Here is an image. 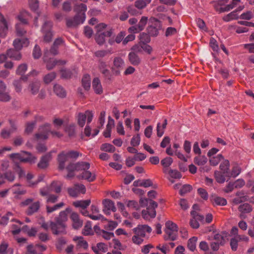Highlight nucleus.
Listing matches in <instances>:
<instances>
[{"label": "nucleus", "instance_id": "nucleus-50", "mask_svg": "<svg viewBox=\"0 0 254 254\" xmlns=\"http://www.w3.org/2000/svg\"><path fill=\"white\" fill-rule=\"evenodd\" d=\"M74 241L77 242V246L84 249H87L88 247V243L85 241L82 237H75L73 239Z\"/></svg>", "mask_w": 254, "mask_h": 254}, {"label": "nucleus", "instance_id": "nucleus-38", "mask_svg": "<svg viewBox=\"0 0 254 254\" xmlns=\"http://www.w3.org/2000/svg\"><path fill=\"white\" fill-rule=\"evenodd\" d=\"M90 199L78 200L73 202V205L76 207H80L81 209L86 208L90 204Z\"/></svg>", "mask_w": 254, "mask_h": 254}, {"label": "nucleus", "instance_id": "nucleus-12", "mask_svg": "<svg viewBox=\"0 0 254 254\" xmlns=\"http://www.w3.org/2000/svg\"><path fill=\"white\" fill-rule=\"evenodd\" d=\"M93 118V113L89 110L86 111L84 113H80L77 116V123L79 126L83 127L85 124L86 120H87V123L91 122Z\"/></svg>", "mask_w": 254, "mask_h": 254}, {"label": "nucleus", "instance_id": "nucleus-10", "mask_svg": "<svg viewBox=\"0 0 254 254\" xmlns=\"http://www.w3.org/2000/svg\"><path fill=\"white\" fill-rule=\"evenodd\" d=\"M165 239L174 241L176 240L177 236L178 227L176 224L169 221L165 224Z\"/></svg>", "mask_w": 254, "mask_h": 254}, {"label": "nucleus", "instance_id": "nucleus-39", "mask_svg": "<svg viewBox=\"0 0 254 254\" xmlns=\"http://www.w3.org/2000/svg\"><path fill=\"white\" fill-rule=\"evenodd\" d=\"M0 254H13V250L8 248V244L2 242L0 245Z\"/></svg>", "mask_w": 254, "mask_h": 254}, {"label": "nucleus", "instance_id": "nucleus-43", "mask_svg": "<svg viewBox=\"0 0 254 254\" xmlns=\"http://www.w3.org/2000/svg\"><path fill=\"white\" fill-rule=\"evenodd\" d=\"M54 91L58 96L61 98L64 97L66 95V93L64 90L59 85H55L54 87Z\"/></svg>", "mask_w": 254, "mask_h": 254}, {"label": "nucleus", "instance_id": "nucleus-9", "mask_svg": "<svg viewBox=\"0 0 254 254\" xmlns=\"http://www.w3.org/2000/svg\"><path fill=\"white\" fill-rule=\"evenodd\" d=\"M15 171L17 173L19 178H22L24 177H25L27 185L29 187H33L35 186L43 179V177L40 176L37 180L32 181V179L33 178L34 175L31 173H28L25 175L24 171L18 165L17 166Z\"/></svg>", "mask_w": 254, "mask_h": 254}, {"label": "nucleus", "instance_id": "nucleus-30", "mask_svg": "<svg viewBox=\"0 0 254 254\" xmlns=\"http://www.w3.org/2000/svg\"><path fill=\"white\" fill-rule=\"evenodd\" d=\"M43 120V118L42 116H37L35 118V121L34 122L31 123H27L26 126L25 132L27 133H31L36 123L39 122H42Z\"/></svg>", "mask_w": 254, "mask_h": 254}, {"label": "nucleus", "instance_id": "nucleus-49", "mask_svg": "<svg viewBox=\"0 0 254 254\" xmlns=\"http://www.w3.org/2000/svg\"><path fill=\"white\" fill-rule=\"evenodd\" d=\"M197 241V238L196 237H192L190 238L188 243V247L190 250L193 252L196 249V243Z\"/></svg>", "mask_w": 254, "mask_h": 254}, {"label": "nucleus", "instance_id": "nucleus-57", "mask_svg": "<svg viewBox=\"0 0 254 254\" xmlns=\"http://www.w3.org/2000/svg\"><path fill=\"white\" fill-rule=\"evenodd\" d=\"M126 204L127 206L130 209L138 210L139 208V205L134 200L126 201Z\"/></svg>", "mask_w": 254, "mask_h": 254}, {"label": "nucleus", "instance_id": "nucleus-8", "mask_svg": "<svg viewBox=\"0 0 254 254\" xmlns=\"http://www.w3.org/2000/svg\"><path fill=\"white\" fill-rule=\"evenodd\" d=\"M9 157L14 161H19L22 162L34 163L37 158L28 152L23 151L21 153H12L9 155Z\"/></svg>", "mask_w": 254, "mask_h": 254}, {"label": "nucleus", "instance_id": "nucleus-19", "mask_svg": "<svg viewBox=\"0 0 254 254\" xmlns=\"http://www.w3.org/2000/svg\"><path fill=\"white\" fill-rule=\"evenodd\" d=\"M151 231V228L146 225H138L137 227L133 229V231L135 234L138 235L143 238L145 236L146 233H150Z\"/></svg>", "mask_w": 254, "mask_h": 254}, {"label": "nucleus", "instance_id": "nucleus-45", "mask_svg": "<svg viewBox=\"0 0 254 254\" xmlns=\"http://www.w3.org/2000/svg\"><path fill=\"white\" fill-rule=\"evenodd\" d=\"M133 185L135 186H143L147 188L152 185V182L151 180L147 179L142 181H137L133 183Z\"/></svg>", "mask_w": 254, "mask_h": 254}, {"label": "nucleus", "instance_id": "nucleus-24", "mask_svg": "<svg viewBox=\"0 0 254 254\" xmlns=\"http://www.w3.org/2000/svg\"><path fill=\"white\" fill-rule=\"evenodd\" d=\"M69 159L67 157L65 151L59 154L58 161L59 163L58 168L60 170H63L65 168V163L68 162Z\"/></svg>", "mask_w": 254, "mask_h": 254}, {"label": "nucleus", "instance_id": "nucleus-54", "mask_svg": "<svg viewBox=\"0 0 254 254\" xmlns=\"http://www.w3.org/2000/svg\"><path fill=\"white\" fill-rule=\"evenodd\" d=\"M75 126L74 125H69L65 128V131L68 134L70 137H72L75 134Z\"/></svg>", "mask_w": 254, "mask_h": 254}, {"label": "nucleus", "instance_id": "nucleus-59", "mask_svg": "<svg viewBox=\"0 0 254 254\" xmlns=\"http://www.w3.org/2000/svg\"><path fill=\"white\" fill-rule=\"evenodd\" d=\"M64 203L63 202H60L57 204L55 205L54 206L50 207L48 205L46 206V210L47 213H51L56 210H58L61 208H62L63 206H64Z\"/></svg>", "mask_w": 254, "mask_h": 254}, {"label": "nucleus", "instance_id": "nucleus-47", "mask_svg": "<svg viewBox=\"0 0 254 254\" xmlns=\"http://www.w3.org/2000/svg\"><path fill=\"white\" fill-rule=\"evenodd\" d=\"M253 210L252 206L249 203H244L239 206V210L243 213L251 212Z\"/></svg>", "mask_w": 254, "mask_h": 254}, {"label": "nucleus", "instance_id": "nucleus-33", "mask_svg": "<svg viewBox=\"0 0 254 254\" xmlns=\"http://www.w3.org/2000/svg\"><path fill=\"white\" fill-rule=\"evenodd\" d=\"M114 125V121L109 117L108 124L106 126V128L103 132V135L105 137H109L111 136V132L112 127Z\"/></svg>", "mask_w": 254, "mask_h": 254}, {"label": "nucleus", "instance_id": "nucleus-35", "mask_svg": "<svg viewBox=\"0 0 254 254\" xmlns=\"http://www.w3.org/2000/svg\"><path fill=\"white\" fill-rule=\"evenodd\" d=\"M128 59L133 65H138L140 63V60L139 57L134 52H130L128 54Z\"/></svg>", "mask_w": 254, "mask_h": 254}, {"label": "nucleus", "instance_id": "nucleus-4", "mask_svg": "<svg viewBox=\"0 0 254 254\" xmlns=\"http://www.w3.org/2000/svg\"><path fill=\"white\" fill-rule=\"evenodd\" d=\"M142 207L147 206L146 210L142 211V217L146 220H149L156 216L155 208L157 207V203L152 200H148L147 198H141L139 201Z\"/></svg>", "mask_w": 254, "mask_h": 254}, {"label": "nucleus", "instance_id": "nucleus-26", "mask_svg": "<svg viewBox=\"0 0 254 254\" xmlns=\"http://www.w3.org/2000/svg\"><path fill=\"white\" fill-rule=\"evenodd\" d=\"M29 43V42L27 39H16L13 42V46L17 51H19L23 47L28 46Z\"/></svg>", "mask_w": 254, "mask_h": 254}, {"label": "nucleus", "instance_id": "nucleus-41", "mask_svg": "<svg viewBox=\"0 0 254 254\" xmlns=\"http://www.w3.org/2000/svg\"><path fill=\"white\" fill-rule=\"evenodd\" d=\"M82 85L85 90H88L91 86V79L89 74H85L82 78Z\"/></svg>", "mask_w": 254, "mask_h": 254}, {"label": "nucleus", "instance_id": "nucleus-61", "mask_svg": "<svg viewBox=\"0 0 254 254\" xmlns=\"http://www.w3.org/2000/svg\"><path fill=\"white\" fill-rule=\"evenodd\" d=\"M140 44L148 43L150 41L149 36L145 33H142L139 35Z\"/></svg>", "mask_w": 254, "mask_h": 254}, {"label": "nucleus", "instance_id": "nucleus-1", "mask_svg": "<svg viewBox=\"0 0 254 254\" xmlns=\"http://www.w3.org/2000/svg\"><path fill=\"white\" fill-rule=\"evenodd\" d=\"M90 167L89 163L81 162L76 164L70 163L67 167L68 171L67 178L77 176L79 179L87 180L88 182H93L96 179L95 174L88 170Z\"/></svg>", "mask_w": 254, "mask_h": 254}, {"label": "nucleus", "instance_id": "nucleus-36", "mask_svg": "<svg viewBox=\"0 0 254 254\" xmlns=\"http://www.w3.org/2000/svg\"><path fill=\"white\" fill-rule=\"evenodd\" d=\"M40 207V203L37 201L34 202L30 204L27 210V213L28 215H31L33 213L37 212Z\"/></svg>", "mask_w": 254, "mask_h": 254}, {"label": "nucleus", "instance_id": "nucleus-13", "mask_svg": "<svg viewBox=\"0 0 254 254\" xmlns=\"http://www.w3.org/2000/svg\"><path fill=\"white\" fill-rule=\"evenodd\" d=\"M125 66V62L123 59L116 57L113 60V65L111 67L114 74L119 75Z\"/></svg>", "mask_w": 254, "mask_h": 254}, {"label": "nucleus", "instance_id": "nucleus-16", "mask_svg": "<svg viewBox=\"0 0 254 254\" xmlns=\"http://www.w3.org/2000/svg\"><path fill=\"white\" fill-rule=\"evenodd\" d=\"M96 32L111 36L112 34L111 28L104 23H100L95 26Z\"/></svg>", "mask_w": 254, "mask_h": 254}, {"label": "nucleus", "instance_id": "nucleus-28", "mask_svg": "<svg viewBox=\"0 0 254 254\" xmlns=\"http://www.w3.org/2000/svg\"><path fill=\"white\" fill-rule=\"evenodd\" d=\"M92 87L96 93L100 94L103 92L102 86L98 78H94L92 82Z\"/></svg>", "mask_w": 254, "mask_h": 254}, {"label": "nucleus", "instance_id": "nucleus-21", "mask_svg": "<svg viewBox=\"0 0 254 254\" xmlns=\"http://www.w3.org/2000/svg\"><path fill=\"white\" fill-rule=\"evenodd\" d=\"M91 211L92 214L89 216V218L93 220H101L102 221L107 220L102 214H100L99 209L98 206L92 205L91 206Z\"/></svg>", "mask_w": 254, "mask_h": 254}, {"label": "nucleus", "instance_id": "nucleus-20", "mask_svg": "<svg viewBox=\"0 0 254 254\" xmlns=\"http://www.w3.org/2000/svg\"><path fill=\"white\" fill-rule=\"evenodd\" d=\"M49 53H46L44 55V61L47 63V68L49 70H50L53 68L57 65H63L65 64V62L64 61L59 60L57 61L53 59L50 58L49 61H47V57Z\"/></svg>", "mask_w": 254, "mask_h": 254}, {"label": "nucleus", "instance_id": "nucleus-11", "mask_svg": "<svg viewBox=\"0 0 254 254\" xmlns=\"http://www.w3.org/2000/svg\"><path fill=\"white\" fill-rule=\"evenodd\" d=\"M29 17L30 15L26 11L21 12L18 15V19L20 21L21 23L16 25V30L18 35L22 36L26 33V31L23 28V24L27 23V20Z\"/></svg>", "mask_w": 254, "mask_h": 254}, {"label": "nucleus", "instance_id": "nucleus-22", "mask_svg": "<svg viewBox=\"0 0 254 254\" xmlns=\"http://www.w3.org/2000/svg\"><path fill=\"white\" fill-rule=\"evenodd\" d=\"M191 215L192 218L190 221V225L193 228L197 229L199 226V221H203L204 217L198 214H196L194 211H191Z\"/></svg>", "mask_w": 254, "mask_h": 254}, {"label": "nucleus", "instance_id": "nucleus-52", "mask_svg": "<svg viewBox=\"0 0 254 254\" xmlns=\"http://www.w3.org/2000/svg\"><path fill=\"white\" fill-rule=\"evenodd\" d=\"M223 159V156L221 154H219L212 157H210L209 158V162L211 165L215 166L217 165Z\"/></svg>", "mask_w": 254, "mask_h": 254}, {"label": "nucleus", "instance_id": "nucleus-17", "mask_svg": "<svg viewBox=\"0 0 254 254\" xmlns=\"http://www.w3.org/2000/svg\"><path fill=\"white\" fill-rule=\"evenodd\" d=\"M68 192L70 196L76 197L80 193L84 194L86 188L83 185H75L73 188L68 189Z\"/></svg>", "mask_w": 254, "mask_h": 254}, {"label": "nucleus", "instance_id": "nucleus-14", "mask_svg": "<svg viewBox=\"0 0 254 254\" xmlns=\"http://www.w3.org/2000/svg\"><path fill=\"white\" fill-rule=\"evenodd\" d=\"M148 21V18L146 16H142L139 21L138 23L134 26L129 27L128 29V32L131 33H137L142 31Z\"/></svg>", "mask_w": 254, "mask_h": 254}, {"label": "nucleus", "instance_id": "nucleus-23", "mask_svg": "<svg viewBox=\"0 0 254 254\" xmlns=\"http://www.w3.org/2000/svg\"><path fill=\"white\" fill-rule=\"evenodd\" d=\"M72 221V226L74 229H78L81 228L83 224V221L80 219L78 214L75 212H72L70 216Z\"/></svg>", "mask_w": 254, "mask_h": 254}, {"label": "nucleus", "instance_id": "nucleus-58", "mask_svg": "<svg viewBox=\"0 0 254 254\" xmlns=\"http://www.w3.org/2000/svg\"><path fill=\"white\" fill-rule=\"evenodd\" d=\"M104 34L101 33H97L96 32L95 40L96 42L100 45H103L105 41V38L109 37Z\"/></svg>", "mask_w": 254, "mask_h": 254}, {"label": "nucleus", "instance_id": "nucleus-42", "mask_svg": "<svg viewBox=\"0 0 254 254\" xmlns=\"http://www.w3.org/2000/svg\"><path fill=\"white\" fill-rule=\"evenodd\" d=\"M10 124L11 126V128L9 130L4 129L1 132V135L4 138H7L9 137L11 133H12L16 129V127L13 123H12L11 121H10Z\"/></svg>", "mask_w": 254, "mask_h": 254}, {"label": "nucleus", "instance_id": "nucleus-18", "mask_svg": "<svg viewBox=\"0 0 254 254\" xmlns=\"http://www.w3.org/2000/svg\"><path fill=\"white\" fill-rule=\"evenodd\" d=\"M103 211L106 215H110L111 211L115 212L116 211L114 203L110 199H104L103 201Z\"/></svg>", "mask_w": 254, "mask_h": 254}, {"label": "nucleus", "instance_id": "nucleus-31", "mask_svg": "<svg viewBox=\"0 0 254 254\" xmlns=\"http://www.w3.org/2000/svg\"><path fill=\"white\" fill-rule=\"evenodd\" d=\"M211 201L214 205L224 206L227 204V200L224 198L218 196H213L211 198Z\"/></svg>", "mask_w": 254, "mask_h": 254}, {"label": "nucleus", "instance_id": "nucleus-64", "mask_svg": "<svg viewBox=\"0 0 254 254\" xmlns=\"http://www.w3.org/2000/svg\"><path fill=\"white\" fill-rule=\"evenodd\" d=\"M196 23L197 24V26L202 31H206L207 30V28L206 27V26L205 25V23L204 21L200 19V18H197L196 19Z\"/></svg>", "mask_w": 254, "mask_h": 254}, {"label": "nucleus", "instance_id": "nucleus-40", "mask_svg": "<svg viewBox=\"0 0 254 254\" xmlns=\"http://www.w3.org/2000/svg\"><path fill=\"white\" fill-rule=\"evenodd\" d=\"M6 55L10 58L13 59L15 60H19L21 58V56L19 52L13 49H9L7 51Z\"/></svg>", "mask_w": 254, "mask_h": 254}, {"label": "nucleus", "instance_id": "nucleus-34", "mask_svg": "<svg viewBox=\"0 0 254 254\" xmlns=\"http://www.w3.org/2000/svg\"><path fill=\"white\" fill-rule=\"evenodd\" d=\"M230 163L228 160H224L220 165V169L225 174V176L230 177V172L229 171Z\"/></svg>", "mask_w": 254, "mask_h": 254}, {"label": "nucleus", "instance_id": "nucleus-53", "mask_svg": "<svg viewBox=\"0 0 254 254\" xmlns=\"http://www.w3.org/2000/svg\"><path fill=\"white\" fill-rule=\"evenodd\" d=\"M100 149L106 152H114L115 150V147L111 144L104 143L101 145Z\"/></svg>", "mask_w": 254, "mask_h": 254}, {"label": "nucleus", "instance_id": "nucleus-55", "mask_svg": "<svg viewBox=\"0 0 254 254\" xmlns=\"http://www.w3.org/2000/svg\"><path fill=\"white\" fill-rule=\"evenodd\" d=\"M241 172V169L240 167L238 165L235 164L233 167L231 172H230V177L235 178L240 174Z\"/></svg>", "mask_w": 254, "mask_h": 254}, {"label": "nucleus", "instance_id": "nucleus-62", "mask_svg": "<svg viewBox=\"0 0 254 254\" xmlns=\"http://www.w3.org/2000/svg\"><path fill=\"white\" fill-rule=\"evenodd\" d=\"M108 221V223L106 225H105L104 228L105 229L112 231L115 229L118 226L117 222L113 221Z\"/></svg>", "mask_w": 254, "mask_h": 254}, {"label": "nucleus", "instance_id": "nucleus-48", "mask_svg": "<svg viewBox=\"0 0 254 254\" xmlns=\"http://www.w3.org/2000/svg\"><path fill=\"white\" fill-rule=\"evenodd\" d=\"M82 233L84 235H90L93 234L92 229V224L90 221H87L82 230Z\"/></svg>", "mask_w": 254, "mask_h": 254}, {"label": "nucleus", "instance_id": "nucleus-56", "mask_svg": "<svg viewBox=\"0 0 254 254\" xmlns=\"http://www.w3.org/2000/svg\"><path fill=\"white\" fill-rule=\"evenodd\" d=\"M99 69L102 74L105 76H108L109 70L107 68V64L105 62H100L99 64Z\"/></svg>", "mask_w": 254, "mask_h": 254}, {"label": "nucleus", "instance_id": "nucleus-51", "mask_svg": "<svg viewBox=\"0 0 254 254\" xmlns=\"http://www.w3.org/2000/svg\"><path fill=\"white\" fill-rule=\"evenodd\" d=\"M194 163L198 166L204 165L207 161V158L204 156L198 155L194 158Z\"/></svg>", "mask_w": 254, "mask_h": 254}, {"label": "nucleus", "instance_id": "nucleus-15", "mask_svg": "<svg viewBox=\"0 0 254 254\" xmlns=\"http://www.w3.org/2000/svg\"><path fill=\"white\" fill-rule=\"evenodd\" d=\"M52 23L50 21L45 22L42 27V31L44 35V40L46 42H49L51 41L53 34L51 31L52 27Z\"/></svg>", "mask_w": 254, "mask_h": 254}, {"label": "nucleus", "instance_id": "nucleus-29", "mask_svg": "<svg viewBox=\"0 0 254 254\" xmlns=\"http://www.w3.org/2000/svg\"><path fill=\"white\" fill-rule=\"evenodd\" d=\"M64 45V41L61 38H59L56 39L54 43V45L53 47L50 50V53L54 55H56L58 54V49L59 46Z\"/></svg>", "mask_w": 254, "mask_h": 254}, {"label": "nucleus", "instance_id": "nucleus-6", "mask_svg": "<svg viewBox=\"0 0 254 254\" xmlns=\"http://www.w3.org/2000/svg\"><path fill=\"white\" fill-rule=\"evenodd\" d=\"M54 137L61 138L63 136L62 132L59 131H51V126L49 124H46L41 126L39 128V132L35 134L37 140H44L48 138L49 133Z\"/></svg>", "mask_w": 254, "mask_h": 254}, {"label": "nucleus", "instance_id": "nucleus-63", "mask_svg": "<svg viewBox=\"0 0 254 254\" xmlns=\"http://www.w3.org/2000/svg\"><path fill=\"white\" fill-rule=\"evenodd\" d=\"M156 249L160 250L164 254H167L170 252L169 245L167 244H159L157 246Z\"/></svg>", "mask_w": 254, "mask_h": 254}, {"label": "nucleus", "instance_id": "nucleus-37", "mask_svg": "<svg viewBox=\"0 0 254 254\" xmlns=\"http://www.w3.org/2000/svg\"><path fill=\"white\" fill-rule=\"evenodd\" d=\"M167 125V120L165 119L162 125L160 123H158L157 126V134L159 137H161L164 132V129L166 128Z\"/></svg>", "mask_w": 254, "mask_h": 254}, {"label": "nucleus", "instance_id": "nucleus-46", "mask_svg": "<svg viewBox=\"0 0 254 254\" xmlns=\"http://www.w3.org/2000/svg\"><path fill=\"white\" fill-rule=\"evenodd\" d=\"M238 17L237 10H235L224 16L223 17V19L225 21L228 22L234 19H236Z\"/></svg>", "mask_w": 254, "mask_h": 254}, {"label": "nucleus", "instance_id": "nucleus-32", "mask_svg": "<svg viewBox=\"0 0 254 254\" xmlns=\"http://www.w3.org/2000/svg\"><path fill=\"white\" fill-rule=\"evenodd\" d=\"M92 249L96 254H103L107 251L108 248L105 244L100 243H98L96 247H93Z\"/></svg>", "mask_w": 254, "mask_h": 254}, {"label": "nucleus", "instance_id": "nucleus-2", "mask_svg": "<svg viewBox=\"0 0 254 254\" xmlns=\"http://www.w3.org/2000/svg\"><path fill=\"white\" fill-rule=\"evenodd\" d=\"M71 211L70 208L61 211L56 219V223L50 222V227L53 233L58 234L64 232L66 228L65 222L67 221V214Z\"/></svg>", "mask_w": 254, "mask_h": 254}, {"label": "nucleus", "instance_id": "nucleus-44", "mask_svg": "<svg viewBox=\"0 0 254 254\" xmlns=\"http://www.w3.org/2000/svg\"><path fill=\"white\" fill-rule=\"evenodd\" d=\"M215 177L216 181L219 183H223L226 180V178L230 177L225 176V174L223 172L216 171L215 172Z\"/></svg>", "mask_w": 254, "mask_h": 254}, {"label": "nucleus", "instance_id": "nucleus-7", "mask_svg": "<svg viewBox=\"0 0 254 254\" xmlns=\"http://www.w3.org/2000/svg\"><path fill=\"white\" fill-rule=\"evenodd\" d=\"M240 0H232L230 4H227L228 0H219L214 2L213 6L219 12L228 11L234 8L239 3Z\"/></svg>", "mask_w": 254, "mask_h": 254}, {"label": "nucleus", "instance_id": "nucleus-25", "mask_svg": "<svg viewBox=\"0 0 254 254\" xmlns=\"http://www.w3.org/2000/svg\"><path fill=\"white\" fill-rule=\"evenodd\" d=\"M13 194L15 195V197H17L20 195L24 194L26 191L23 187L18 184H15L10 189Z\"/></svg>", "mask_w": 254, "mask_h": 254}, {"label": "nucleus", "instance_id": "nucleus-5", "mask_svg": "<svg viewBox=\"0 0 254 254\" xmlns=\"http://www.w3.org/2000/svg\"><path fill=\"white\" fill-rule=\"evenodd\" d=\"M61 190V185L60 183L54 182L50 187H46L43 188L40 190V194L43 196H48L47 199V203H55L56 202L58 198V196L55 195H50L52 192H55L59 193Z\"/></svg>", "mask_w": 254, "mask_h": 254}, {"label": "nucleus", "instance_id": "nucleus-3", "mask_svg": "<svg viewBox=\"0 0 254 254\" xmlns=\"http://www.w3.org/2000/svg\"><path fill=\"white\" fill-rule=\"evenodd\" d=\"M74 11L77 14L73 18H68L66 20V26L68 27H73L82 24L85 20V12L87 10V7L85 4L81 3L74 7Z\"/></svg>", "mask_w": 254, "mask_h": 254}, {"label": "nucleus", "instance_id": "nucleus-60", "mask_svg": "<svg viewBox=\"0 0 254 254\" xmlns=\"http://www.w3.org/2000/svg\"><path fill=\"white\" fill-rule=\"evenodd\" d=\"M39 247H41L43 250H45L46 248L44 246H36L34 247L32 245H29L27 247V251L26 254H36V249Z\"/></svg>", "mask_w": 254, "mask_h": 254}, {"label": "nucleus", "instance_id": "nucleus-27", "mask_svg": "<svg viewBox=\"0 0 254 254\" xmlns=\"http://www.w3.org/2000/svg\"><path fill=\"white\" fill-rule=\"evenodd\" d=\"M52 158V157L51 153L45 155L41 158L40 162L38 163V167L42 169L46 168L48 166L49 162Z\"/></svg>", "mask_w": 254, "mask_h": 254}]
</instances>
